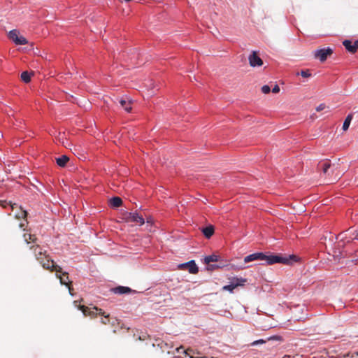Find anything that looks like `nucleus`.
<instances>
[{
	"mask_svg": "<svg viewBox=\"0 0 358 358\" xmlns=\"http://www.w3.org/2000/svg\"><path fill=\"white\" fill-rule=\"evenodd\" d=\"M343 45L345 49L351 53H355L358 49V40L352 43L350 40H345Z\"/></svg>",
	"mask_w": 358,
	"mask_h": 358,
	"instance_id": "obj_12",
	"label": "nucleus"
},
{
	"mask_svg": "<svg viewBox=\"0 0 358 358\" xmlns=\"http://www.w3.org/2000/svg\"><path fill=\"white\" fill-rule=\"evenodd\" d=\"M331 171H329V174L331 176V178H334V176H333L334 173L336 174V173H339L338 171V169L336 170H335L334 172H332V167L330 169Z\"/></svg>",
	"mask_w": 358,
	"mask_h": 358,
	"instance_id": "obj_29",
	"label": "nucleus"
},
{
	"mask_svg": "<svg viewBox=\"0 0 358 358\" xmlns=\"http://www.w3.org/2000/svg\"><path fill=\"white\" fill-rule=\"evenodd\" d=\"M266 343V341L265 340H263V339H259V340H257V341H254L252 345H257V344H263V343Z\"/></svg>",
	"mask_w": 358,
	"mask_h": 358,
	"instance_id": "obj_27",
	"label": "nucleus"
},
{
	"mask_svg": "<svg viewBox=\"0 0 358 358\" xmlns=\"http://www.w3.org/2000/svg\"><path fill=\"white\" fill-rule=\"evenodd\" d=\"M23 236L25 242H27V243H29L31 242L35 243L36 241V237L35 236V235H32L31 234H24Z\"/></svg>",
	"mask_w": 358,
	"mask_h": 358,
	"instance_id": "obj_21",
	"label": "nucleus"
},
{
	"mask_svg": "<svg viewBox=\"0 0 358 358\" xmlns=\"http://www.w3.org/2000/svg\"><path fill=\"white\" fill-rule=\"evenodd\" d=\"M33 75L32 73H29L28 71H23L21 73V79L24 83H27L31 80V76Z\"/></svg>",
	"mask_w": 358,
	"mask_h": 358,
	"instance_id": "obj_18",
	"label": "nucleus"
},
{
	"mask_svg": "<svg viewBox=\"0 0 358 358\" xmlns=\"http://www.w3.org/2000/svg\"><path fill=\"white\" fill-rule=\"evenodd\" d=\"M80 310L85 315H103L104 317L101 319V323L107 324L110 322L109 315H105V312L97 307H93L92 308L86 307L85 306H80Z\"/></svg>",
	"mask_w": 358,
	"mask_h": 358,
	"instance_id": "obj_4",
	"label": "nucleus"
},
{
	"mask_svg": "<svg viewBox=\"0 0 358 358\" xmlns=\"http://www.w3.org/2000/svg\"><path fill=\"white\" fill-rule=\"evenodd\" d=\"M24 227V224H23V223L20 224V228H22Z\"/></svg>",
	"mask_w": 358,
	"mask_h": 358,
	"instance_id": "obj_31",
	"label": "nucleus"
},
{
	"mask_svg": "<svg viewBox=\"0 0 358 358\" xmlns=\"http://www.w3.org/2000/svg\"><path fill=\"white\" fill-rule=\"evenodd\" d=\"M122 200L118 196L113 197L110 200V204L113 208H118L122 205Z\"/></svg>",
	"mask_w": 358,
	"mask_h": 358,
	"instance_id": "obj_17",
	"label": "nucleus"
},
{
	"mask_svg": "<svg viewBox=\"0 0 358 358\" xmlns=\"http://www.w3.org/2000/svg\"><path fill=\"white\" fill-rule=\"evenodd\" d=\"M260 90H280V87L275 83H271L269 85H263Z\"/></svg>",
	"mask_w": 358,
	"mask_h": 358,
	"instance_id": "obj_20",
	"label": "nucleus"
},
{
	"mask_svg": "<svg viewBox=\"0 0 358 358\" xmlns=\"http://www.w3.org/2000/svg\"><path fill=\"white\" fill-rule=\"evenodd\" d=\"M337 239H339L341 241H343L345 239H348L346 241L347 243H349L351 240L353 239H358V231L355 230L353 232H352L350 229H349L345 232H342L338 234Z\"/></svg>",
	"mask_w": 358,
	"mask_h": 358,
	"instance_id": "obj_6",
	"label": "nucleus"
},
{
	"mask_svg": "<svg viewBox=\"0 0 358 358\" xmlns=\"http://www.w3.org/2000/svg\"><path fill=\"white\" fill-rule=\"evenodd\" d=\"M127 219L129 221L136 222L139 225H143L145 223V220L143 216L137 213H129Z\"/></svg>",
	"mask_w": 358,
	"mask_h": 358,
	"instance_id": "obj_11",
	"label": "nucleus"
},
{
	"mask_svg": "<svg viewBox=\"0 0 358 358\" xmlns=\"http://www.w3.org/2000/svg\"><path fill=\"white\" fill-rule=\"evenodd\" d=\"M297 76L301 75L303 78H308L311 76V73L310 72V70L306 69V70H301L300 72L296 73Z\"/></svg>",
	"mask_w": 358,
	"mask_h": 358,
	"instance_id": "obj_24",
	"label": "nucleus"
},
{
	"mask_svg": "<svg viewBox=\"0 0 358 358\" xmlns=\"http://www.w3.org/2000/svg\"><path fill=\"white\" fill-rule=\"evenodd\" d=\"M69 160V158L66 155H62V157L56 159V162L58 166L64 167Z\"/></svg>",
	"mask_w": 358,
	"mask_h": 358,
	"instance_id": "obj_16",
	"label": "nucleus"
},
{
	"mask_svg": "<svg viewBox=\"0 0 358 358\" xmlns=\"http://www.w3.org/2000/svg\"><path fill=\"white\" fill-rule=\"evenodd\" d=\"M219 259V257L215 255L206 256L204 258V263L208 265V269L213 270L216 268H220V266L211 264L213 262H217Z\"/></svg>",
	"mask_w": 358,
	"mask_h": 358,
	"instance_id": "obj_10",
	"label": "nucleus"
},
{
	"mask_svg": "<svg viewBox=\"0 0 358 358\" xmlns=\"http://www.w3.org/2000/svg\"><path fill=\"white\" fill-rule=\"evenodd\" d=\"M111 291L117 294H129L132 292V289L128 287L118 286L111 289Z\"/></svg>",
	"mask_w": 358,
	"mask_h": 358,
	"instance_id": "obj_13",
	"label": "nucleus"
},
{
	"mask_svg": "<svg viewBox=\"0 0 358 358\" xmlns=\"http://www.w3.org/2000/svg\"><path fill=\"white\" fill-rule=\"evenodd\" d=\"M352 120V114H349V115L346 117V118H345V121H344V122H343V129L344 131H346V130H348V129L349 126H350V122H351Z\"/></svg>",
	"mask_w": 358,
	"mask_h": 358,
	"instance_id": "obj_19",
	"label": "nucleus"
},
{
	"mask_svg": "<svg viewBox=\"0 0 358 358\" xmlns=\"http://www.w3.org/2000/svg\"><path fill=\"white\" fill-rule=\"evenodd\" d=\"M18 36V31L16 29H13L9 31L8 37L13 42L15 41V38Z\"/></svg>",
	"mask_w": 358,
	"mask_h": 358,
	"instance_id": "obj_23",
	"label": "nucleus"
},
{
	"mask_svg": "<svg viewBox=\"0 0 358 358\" xmlns=\"http://www.w3.org/2000/svg\"><path fill=\"white\" fill-rule=\"evenodd\" d=\"M211 358H213V357H211Z\"/></svg>",
	"mask_w": 358,
	"mask_h": 358,
	"instance_id": "obj_35",
	"label": "nucleus"
},
{
	"mask_svg": "<svg viewBox=\"0 0 358 358\" xmlns=\"http://www.w3.org/2000/svg\"><path fill=\"white\" fill-rule=\"evenodd\" d=\"M332 167V172L338 169V166L336 164H331L330 161L328 159L321 161L317 164V169L323 173L327 177H329V181L334 182L337 181L341 176V173H336L334 178L329 174V170Z\"/></svg>",
	"mask_w": 358,
	"mask_h": 358,
	"instance_id": "obj_3",
	"label": "nucleus"
},
{
	"mask_svg": "<svg viewBox=\"0 0 358 358\" xmlns=\"http://www.w3.org/2000/svg\"><path fill=\"white\" fill-rule=\"evenodd\" d=\"M273 92H278L279 91H277V90H275V91H273Z\"/></svg>",
	"mask_w": 358,
	"mask_h": 358,
	"instance_id": "obj_33",
	"label": "nucleus"
},
{
	"mask_svg": "<svg viewBox=\"0 0 358 358\" xmlns=\"http://www.w3.org/2000/svg\"><path fill=\"white\" fill-rule=\"evenodd\" d=\"M246 281L245 279L243 278H235L233 280V281L231 282V284L228 285H225L223 287L224 290L229 291L231 292H233V290L237 287L238 286H241L244 285V282Z\"/></svg>",
	"mask_w": 358,
	"mask_h": 358,
	"instance_id": "obj_9",
	"label": "nucleus"
},
{
	"mask_svg": "<svg viewBox=\"0 0 358 358\" xmlns=\"http://www.w3.org/2000/svg\"><path fill=\"white\" fill-rule=\"evenodd\" d=\"M356 355L358 356V351L356 352Z\"/></svg>",
	"mask_w": 358,
	"mask_h": 358,
	"instance_id": "obj_34",
	"label": "nucleus"
},
{
	"mask_svg": "<svg viewBox=\"0 0 358 358\" xmlns=\"http://www.w3.org/2000/svg\"><path fill=\"white\" fill-rule=\"evenodd\" d=\"M35 255L36 259L39 262L44 269L48 270L50 272L55 271L56 276L59 279L62 285H64L69 287V293L72 294V288L70 287L71 282L69 280L68 273L62 272V268L56 264L55 262L50 258L47 252L38 244L30 246Z\"/></svg>",
	"mask_w": 358,
	"mask_h": 358,
	"instance_id": "obj_1",
	"label": "nucleus"
},
{
	"mask_svg": "<svg viewBox=\"0 0 358 358\" xmlns=\"http://www.w3.org/2000/svg\"><path fill=\"white\" fill-rule=\"evenodd\" d=\"M15 216L17 219H25L27 216V212L21 208L20 213H17Z\"/></svg>",
	"mask_w": 358,
	"mask_h": 358,
	"instance_id": "obj_25",
	"label": "nucleus"
},
{
	"mask_svg": "<svg viewBox=\"0 0 358 358\" xmlns=\"http://www.w3.org/2000/svg\"><path fill=\"white\" fill-rule=\"evenodd\" d=\"M120 103L121 106L122 108H124V109L127 112L130 113L131 111V109H132V108L131 106V104L132 103L131 99H129V98L122 99L120 101Z\"/></svg>",
	"mask_w": 358,
	"mask_h": 358,
	"instance_id": "obj_14",
	"label": "nucleus"
},
{
	"mask_svg": "<svg viewBox=\"0 0 358 358\" xmlns=\"http://www.w3.org/2000/svg\"><path fill=\"white\" fill-rule=\"evenodd\" d=\"M280 337L278 336H273L268 338V340H280Z\"/></svg>",
	"mask_w": 358,
	"mask_h": 358,
	"instance_id": "obj_30",
	"label": "nucleus"
},
{
	"mask_svg": "<svg viewBox=\"0 0 358 358\" xmlns=\"http://www.w3.org/2000/svg\"><path fill=\"white\" fill-rule=\"evenodd\" d=\"M325 108H326V105H325L324 103H321V104H320V105L316 108V110H317V111H321V110H324Z\"/></svg>",
	"mask_w": 358,
	"mask_h": 358,
	"instance_id": "obj_28",
	"label": "nucleus"
},
{
	"mask_svg": "<svg viewBox=\"0 0 358 358\" xmlns=\"http://www.w3.org/2000/svg\"><path fill=\"white\" fill-rule=\"evenodd\" d=\"M214 231L215 229L213 225H209L202 229V232L207 238H210L213 235Z\"/></svg>",
	"mask_w": 358,
	"mask_h": 358,
	"instance_id": "obj_15",
	"label": "nucleus"
},
{
	"mask_svg": "<svg viewBox=\"0 0 358 358\" xmlns=\"http://www.w3.org/2000/svg\"><path fill=\"white\" fill-rule=\"evenodd\" d=\"M332 53V49L328 47L326 48L316 50L314 52V56L315 58L319 59L321 62H324Z\"/></svg>",
	"mask_w": 358,
	"mask_h": 358,
	"instance_id": "obj_5",
	"label": "nucleus"
},
{
	"mask_svg": "<svg viewBox=\"0 0 358 358\" xmlns=\"http://www.w3.org/2000/svg\"><path fill=\"white\" fill-rule=\"evenodd\" d=\"M178 268L181 270H187L192 274H196L199 272V268L194 260L188 262L180 264L178 265Z\"/></svg>",
	"mask_w": 358,
	"mask_h": 358,
	"instance_id": "obj_7",
	"label": "nucleus"
},
{
	"mask_svg": "<svg viewBox=\"0 0 358 358\" xmlns=\"http://www.w3.org/2000/svg\"><path fill=\"white\" fill-rule=\"evenodd\" d=\"M14 43L16 45H25L28 43V41L24 36L18 35Z\"/></svg>",
	"mask_w": 358,
	"mask_h": 358,
	"instance_id": "obj_22",
	"label": "nucleus"
},
{
	"mask_svg": "<svg viewBox=\"0 0 358 358\" xmlns=\"http://www.w3.org/2000/svg\"><path fill=\"white\" fill-rule=\"evenodd\" d=\"M253 261H264L268 265H271L275 263L287 264L289 262L287 258L282 257L278 255H266L263 252L253 253L245 257L244 258L245 263H249Z\"/></svg>",
	"mask_w": 358,
	"mask_h": 358,
	"instance_id": "obj_2",
	"label": "nucleus"
},
{
	"mask_svg": "<svg viewBox=\"0 0 358 358\" xmlns=\"http://www.w3.org/2000/svg\"><path fill=\"white\" fill-rule=\"evenodd\" d=\"M264 93H268L270 91H267V90H265V91H263Z\"/></svg>",
	"mask_w": 358,
	"mask_h": 358,
	"instance_id": "obj_32",
	"label": "nucleus"
},
{
	"mask_svg": "<svg viewBox=\"0 0 358 358\" xmlns=\"http://www.w3.org/2000/svg\"><path fill=\"white\" fill-rule=\"evenodd\" d=\"M64 134H61L60 133L59 134V136L57 137V139L59 142H61L63 145H64Z\"/></svg>",
	"mask_w": 358,
	"mask_h": 358,
	"instance_id": "obj_26",
	"label": "nucleus"
},
{
	"mask_svg": "<svg viewBox=\"0 0 358 358\" xmlns=\"http://www.w3.org/2000/svg\"><path fill=\"white\" fill-rule=\"evenodd\" d=\"M250 65L252 67L261 66L263 64L262 59L259 57L257 52L253 51L248 57Z\"/></svg>",
	"mask_w": 358,
	"mask_h": 358,
	"instance_id": "obj_8",
	"label": "nucleus"
}]
</instances>
